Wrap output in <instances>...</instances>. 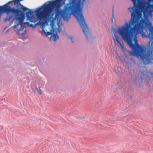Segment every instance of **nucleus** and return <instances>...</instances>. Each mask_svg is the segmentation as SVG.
Masks as SVG:
<instances>
[{"instance_id":"nucleus-1","label":"nucleus","mask_w":153,"mask_h":153,"mask_svg":"<svg viewBox=\"0 0 153 153\" xmlns=\"http://www.w3.org/2000/svg\"><path fill=\"white\" fill-rule=\"evenodd\" d=\"M131 18L128 23L126 22L124 26L119 27L114 29L113 33L116 41L120 46L124 48L123 44L120 42L118 35L119 33L123 39L126 41L131 48V55L140 58L143 61L144 65L151 63L153 61V27L151 22L145 24V29L149 32L148 36L143 32V27L145 23V19L142 18V13L135 8H130Z\"/></svg>"},{"instance_id":"nucleus-10","label":"nucleus","mask_w":153,"mask_h":153,"mask_svg":"<svg viewBox=\"0 0 153 153\" xmlns=\"http://www.w3.org/2000/svg\"><path fill=\"white\" fill-rule=\"evenodd\" d=\"M53 29H52L51 30V31H50V32H48L46 33L45 32V30H44V29L42 28V30H43V31H44V33H45L46 35L47 36H48L50 35H51L52 33H53Z\"/></svg>"},{"instance_id":"nucleus-7","label":"nucleus","mask_w":153,"mask_h":153,"mask_svg":"<svg viewBox=\"0 0 153 153\" xmlns=\"http://www.w3.org/2000/svg\"><path fill=\"white\" fill-rule=\"evenodd\" d=\"M53 35L54 37V41H56L57 39H58L59 37L57 35V33L56 30L53 29Z\"/></svg>"},{"instance_id":"nucleus-5","label":"nucleus","mask_w":153,"mask_h":153,"mask_svg":"<svg viewBox=\"0 0 153 153\" xmlns=\"http://www.w3.org/2000/svg\"><path fill=\"white\" fill-rule=\"evenodd\" d=\"M141 69L140 71V77H141V80H142L144 78H146L147 79L148 78V79L150 80V79L149 78V76H150V77H153V73L150 71L147 70L145 68L143 67H141ZM140 78H141L140 77L139 79Z\"/></svg>"},{"instance_id":"nucleus-3","label":"nucleus","mask_w":153,"mask_h":153,"mask_svg":"<svg viewBox=\"0 0 153 153\" xmlns=\"http://www.w3.org/2000/svg\"><path fill=\"white\" fill-rule=\"evenodd\" d=\"M26 15L28 21H30L31 23H33V24H31L30 22H23L24 23H25V24H24V25L22 26L21 25L22 22H21V21L19 22V21L17 19L14 20L13 19L15 18H14L13 20V22L16 23V21L17 25H14L13 26V27H16L18 25H20L21 27H23L25 25L27 24L28 26L30 27L33 28L35 27L37 25V24H36V21L33 20L34 16L33 15V12L32 11H27L26 12ZM23 21H24V20Z\"/></svg>"},{"instance_id":"nucleus-15","label":"nucleus","mask_w":153,"mask_h":153,"mask_svg":"<svg viewBox=\"0 0 153 153\" xmlns=\"http://www.w3.org/2000/svg\"><path fill=\"white\" fill-rule=\"evenodd\" d=\"M85 1V0H82L83 2H84Z\"/></svg>"},{"instance_id":"nucleus-12","label":"nucleus","mask_w":153,"mask_h":153,"mask_svg":"<svg viewBox=\"0 0 153 153\" xmlns=\"http://www.w3.org/2000/svg\"><path fill=\"white\" fill-rule=\"evenodd\" d=\"M117 69L118 70V71H117L116 70L115 71V72L117 74H119L120 73V68H118L117 67Z\"/></svg>"},{"instance_id":"nucleus-11","label":"nucleus","mask_w":153,"mask_h":153,"mask_svg":"<svg viewBox=\"0 0 153 153\" xmlns=\"http://www.w3.org/2000/svg\"><path fill=\"white\" fill-rule=\"evenodd\" d=\"M36 89L37 91L38 92L39 95H41L42 94V92L41 91V90L40 89V88H36Z\"/></svg>"},{"instance_id":"nucleus-6","label":"nucleus","mask_w":153,"mask_h":153,"mask_svg":"<svg viewBox=\"0 0 153 153\" xmlns=\"http://www.w3.org/2000/svg\"><path fill=\"white\" fill-rule=\"evenodd\" d=\"M126 62L129 67L134 65L135 64V59H130L129 61H126Z\"/></svg>"},{"instance_id":"nucleus-14","label":"nucleus","mask_w":153,"mask_h":153,"mask_svg":"<svg viewBox=\"0 0 153 153\" xmlns=\"http://www.w3.org/2000/svg\"><path fill=\"white\" fill-rule=\"evenodd\" d=\"M69 38L71 39V41L72 43H74V42L73 41V37L72 36H70Z\"/></svg>"},{"instance_id":"nucleus-4","label":"nucleus","mask_w":153,"mask_h":153,"mask_svg":"<svg viewBox=\"0 0 153 153\" xmlns=\"http://www.w3.org/2000/svg\"><path fill=\"white\" fill-rule=\"evenodd\" d=\"M152 9H153V5L148 3H146L142 6V10L144 17H147L149 13L152 12Z\"/></svg>"},{"instance_id":"nucleus-2","label":"nucleus","mask_w":153,"mask_h":153,"mask_svg":"<svg viewBox=\"0 0 153 153\" xmlns=\"http://www.w3.org/2000/svg\"><path fill=\"white\" fill-rule=\"evenodd\" d=\"M63 0L52 1H49L48 4H45L42 10L36 12V16L40 20L52 23L54 19L51 16V13L55 8L56 9L54 19L57 20L62 18L64 21H68L70 18V15L73 14L82 28L87 41L88 42L89 38L93 39L91 32L85 22L80 1L78 0H72L69 4L64 6L63 9H59L60 4H59Z\"/></svg>"},{"instance_id":"nucleus-8","label":"nucleus","mask_w":153,"mask_h":153,"mask_svg":"<svg viewBox=\"0 0 153 153\" xmlns=\"http://www.w3.org/2000/svg\"><path fill=\"white\" fill-rule=\"evenodd\" d=\"M132 2H133V3H134V6L133 7H130V8H128V11L131 12L130 10H131V9H130V8H133V9H134V10H133V12L134 11V9L135 8H136L137 9V10H138V12H139V11L138 9H137V5H135V4H136V2L137 1L136 0H131ZM140 12L141 13V12Z\"/></svg>"},{"instance_id":"nucleus-13","label":"nucleus","mask_w":153,"mask_h":153,"mask_svg":"<svg viewBox=\"0 0 153 153\" xmlns=\"http://www.w3.org/2000/svg\"><path fill=\"white\" fill-rule=\"evenodd\" d=\"M113 18H114V8H113V10H112V18L111 19V21L112 22H113Z\"/></svg>"},{"instance_id":"nucleus-9","label":"nucleus","mask_w":153,"mask_h":153,"mask_svg":"<svg viewBox=\"0 0 153 153\" xmlns=\"http://www.w3.org/2000/svg\"><path fill=\"white\" fill-rule=\"evenodd\" d=\"M19 9L20 10V9H21L23 11H26L28 10H29L26 7H25L24 6L22 5L21 4V5H19Z\"/></svg>"}]
</instances>
